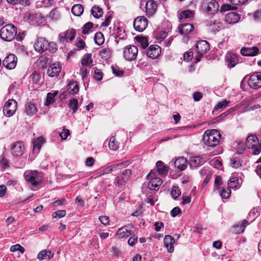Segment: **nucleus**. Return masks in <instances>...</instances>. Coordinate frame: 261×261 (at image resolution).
<instances>
[{
	"label": "nucleus",
	"mask_w": 261,
	"mask_h": 261,
	"mask_svg": "<svg viewBox=\"0 0 261 261\" xmlns=\"http://www.w3.org/2000/svg\"><path fill=\"white\" fill-rule=\"evenodd\" d=\"M17 110V102L14 99H9L3 107L4 114L7 117L12 116Z\"/></svg>",
	"instance_id": "1a4fd4ad"
},
{
	"label": "nucleus",
	"mask_w": 261,
	"mask_h": 261,
	"mask_svg": "<svg viewBox=\"0 0 261 261\" xmlns=\"http://www.w3.org/2000/svg\"><path fill=\"white\" fill-rule=\"evenodd\" d=\"M17 58L14 54H10L3 60V65L8 69H13L16 66Z\"/></svg>",
	"instance_id": "4468645a"
},
{
	"label": "nucleus",
	"mask_w": 261,
	"mask_h": 261,
	"mask_svg": "<svg viewBox=\"0 0 261 261\" xmlns=\"http://www.w3.org/2000/svg\"><path fill=\"white\" fill-rule=\"evenodd\" d=\"M161 48L158 45H151L149 46L146 51V55L148 57L154 59H156L160 55Z\"/></svg>",
	"instance_id": "2eb2a0df"
},
{
	"label": "nucleus",
	"mask_w": 261,
	"mask_h": 261,
	"mask_svg": "<svg viewBox=\"0 0 261 261\" xmlns=\"http://www.w3.org/2000/svg\"><path fill=\"white\" fill-rule=\"evenodd\" d=\"M248 84L253 89L261 87V73H256L251 75L248 80Z\"/></svg>",
	"instance_id": "f8f14e48"
},
{
	"label": "nucleus",
	"mask_w": 261,
	"mask_h": 261,
	"mask_svg": "<svg viewBox=\"0 0 261 261\" xmlns=\"http://www.w3.org/2000/svg\"><path fill=\"white\" fill-rule=\"evenodd\" d=\"M240 19V15L235 12H229L225 17V21L229 24L238 22Z\"/></svg>",
	"instance_id": "aec40b11"
},
{
	"label": "nucleus",
	"mask_w": 261,
	"mask_h": 261,
	"mask_svg": "<svg viewBox=\"0 0 261 261\" xmlns=\"http://www.w3.org/2000/svg\"><path fill=\"white\" fill-rule=\"evenodd\" d=\"M207 25L208 27L209 30L213 32L219 31L222 27V24L218 20H212L208 22Z\"/></svg>",
	"instance_id": "7c9ffc66"
},
{
	"label": "nucleus",
	"mask_w": 261,
	"mask_h": 261,
	"mask_svg": "<svg viewBox=\"0 0 261 261\" xmlns=\"http://www.w3.org/2000/svg\"><path fill=\"white\" fill-rule=\"evenodd\" d=\"M194 29V26L190 23L181 24L178 27V30L181 34L187 35L191 32Z\"/></svg>",
	"instance_id": "b1692460"
},
{
	"label": "nucleus",
	"mask_w": 261,
	"mask_h": 261,
	"mask_svg": "<svg viewBox=\"0 0 261 261\" xmlns=\"http://www.w3.org/2000/svg\"><path fill=\"white\" fill-rule=\"evenodd\" d=\"M11 252H14L16 251H19L21 253H23L25 251L24 248L22 247L20 245L17 244L14 245H12L10 249Z\"/></svg>",
	"instance_id": "09e8293b"
},
{
	"label": "nucleus",
	"mask_w": 261,
	"mask_h": 261,
	"mask_svg": "<svg viewBox=\"0 0 261 261\" xmlns=\"http://www.w3.org/2000/svg\"><path fill=\"white\" fill-rule=\"evenodd\" d=\"M49 17L51 18V19L55 20H57L60 18V15L57 9H54L50 11L49 13Z\"/></svg>",
	"instance_id": "603ef678"
},
{
	"label": "nucleus",
	"mask_w": 261,
	"mask_h": 261,
	"mask_svg": "<svg viewBox=\"0 0 261 261\" xmlns=\"http://www.w3.org/2000/svg\"><path fill=\"white\" fill-rule=\"evenodd\" d=\"M157 4L153 0H148L145 4L146 13L147 16H152L156 11Z\"/></svg>",
	"instance_id": "6ab92c4d"
},
{
	"label": "nucleus",
	"mask_w": 261,
	"mask_h": 261,
	"mask_svg": "<svg viewBox=\"0 0 261 261\" xmlns=\"http://www.w3.org/2000/svg\"><path fill=\"white\" fill-rule=\"evenodd\" d=\"M95 43L98 45L102 44L104 42L105 39L103 35L101 32H97L94 36Z\"/></svg>",
	"instance_id": "a19ab883"
},
{
	"label": "nucleus",
	"mask_w": 261,
	"mask_h": 261,
	"mask_svg": "<svg viewBox=\"0 0 261 261\" xmlns=\"http://www.w3.org/2000/svg\"><path fill=\"white\" fill-rule=\"evenodd\" d=\"M246 146L253 150V153L258 154L261 151V146L259 144L258 138L254 135L249 136L246 139Z\"/></svg>",
	"instance_id": "0eeeda50"
},
{
	"label": "nucleus",
	"mask_w": 261,
	"mask_h": 261,
	"mask_svg": "<svg viewBox=\"0 0 261 261\" xmlns=\"http://www.w3.org/2000/svg\"><path fill=\"white\" fill-rule=\"evenodd\" d=\"M99 220L100 222L104 225H106L109 224L110 220L109 217L108 216H100L99 217Z\"/></svg>",
	"instance_id": "e2e57ef3"
},
{
	"label": "nucleus",
	"mask_w": 261,
	"mask_h": 261,
	"mask_svg": "<svg viewBox=\"0 0 261 261\" xmlns=\"http://www.w3.org/2000/svg\"><path fill=\"white\" fill-rule=\"evenodd\" d=\"M201 8L208 14H213L218 11L219 8L218 3L215 0H203Z\"/></svg>",
	"instance_id": "20e7f679"
},
{
	"label": "nucleus",
	"mask_w": 261,
	"mask_h": 261,
	"mask_svg": "<svg viewBox=\"0 0 261 261\" xmlns=\"http://www.w3.org/2000/svg\"><path fill=\"white\" fill-rule=\"evenodd\" d=\"M193 97L194 101H198L202 98V94L200 92H196L193 93Z\"/></svg>",
	"instance_id": "338daca9"
},
{
	"label": "nucleus",
	"mask_w": 261,
	"mask_h": 261,
	"mask_svg": "<svg viewBox=\"0 0 261 261\" xmlns=\"http://www.w3.org/2000/svg\"><path fill=\"white\" fill-rule=\"evenodd\" d=\"M54 256V253L50 251L43 250L40 251L37 255V259L39 260H42L45 259H51Z\"/></svg>",
	"instance_id": "c85d7f7f"
},
{
	"label": "nucleus",
	"mask_w": 261,
	"mask_h": 261,
	"mask_svg": "<svg viewBox=\"0 0 261 261\" xmlns=\"http://www.w3.org/2000/svg\"><path fill=\"white\" fill-rule=\"evenodd\" d=\"M58 93V91H54L53 93H48L46 96L45 105L48 106L54 102L55 97L57 95Z\"/></svg>",
	"instance_id": "c9c22d12"
},
{
	"label": "nucleus",
	"mask_w": 261,
	"mask_h": 261,
	"mask_svg": "<svg viewBox=\"0 0 261 261\" xmlns=\"http://www.w3.org/2000/svg\"><path fill=\"white\" fill-rule=\"evenodd\" d=\"M171 194L173 198L175 199L181 194V191L178 187L174 186L172 188Z\"/></svg>",
	"instance_id": "8fccbe9b"
},
{
	"label": "nucleus",
	"mask_w": 261,
	"mask_h": 261,
	"mask_svg": "<svg viewBox=\"0 0 261 261\" xmlns=\"http://www.w3.org/2000/svg\"><path fill=\"white\" fill-rule=\"evenodd\" d=\"M109 147L112 150H116L119 147L118 143L116 141L115 138L114 136L111 137L110 139Z\"/></svg>",
	"instance_id": "79ce46f5"
},
{
	"label": "nucleus",
	"mask_w": 261,
	"mask_h": 261,
	"mask_svg": "<svg viewBox=\"0 0 261 261\" xmlns=\"http://www.w3.org/2000/svg\"><path fill=\"white\" fill-rule=\"evenodd\" d=\"M95 78L97 81H100L102 78V73L100 69H96L95 70Z\"/></svg>",
	"instance_id": "69168bd1"
},
{
	"label": "nucleus",
	"mask_w": 261,
	"mask_h": 261,
	"mask_svg": "<svg viewBox=\"0 0 261 261\" xmlns=\"http://www.w3.org/2000/svg\"><path fill=\"white\" fill-rule=\"evenodd\" d=\"M24 177L28 184L36 187L41 181L42 173L36 170H27L24 173Z\"/></svg>",
	"instance_id": "7ed1b4c3"
},
{
	"label": "nucleus",
	"mask_w": 261,
	"mask_h": 261,
	"mask_svg": "<svg viewBox=\"0 0 261 261\" xmlns=\"http://www.w3.org/2000/svg\"><path fill=\"white\" fill-rule=\"evenodd\" d=\"M130 234V231L127 230L125 227H122L119 228L116 233V236L119 239L128 237Z\"/></svg>",
	"instance_id": "473e14b6"
},
{
	"label": "nucleus",
	"mask_w": 261,
	"mask_h": 261,
	"mask_svg": "<svg viewBox=\"0 0 261 261\" xmlns=\"http://www.w3.org/2000/svg\"><path fill=\"white\" fill-rule=\"evenodd\" d=\"M24 148L22 143L16 142L11 147V152L13 156H17L23 154Z\"/></svg>",
	"instance_id": "f3484780"
},
{
	"label": "nucleus",
	"mask_w": 261,
	"mask_h": 261,
	"mask_svg": "<svg viewBox=\"0 0 261 261\" xmlns=\"http://www.w3.org/2000/svg\"><path fill=\"white\" fill-rule=\"evenodd\" d=\"M258 51L259 49L256 47H244L241 50V53L244 56H254L258 54Z\"/></svg>",
	"instance_id": "4be33fe9"
},
{
	"label": "nucleus",
	"mask_w": 261,
	"mask_h": 261,
	"mask_svg": "<svg viewBox=\"0 0 261 261\" xmlns=\"http://www.w3.org/2000/svg\"><path fill=\"white\" fill-rule=\"evenodd\" d=\"M92 15L96 18H98L102 16L103 14L102 9L97 6L92 7L91 11Z\"/></svg>",
	"instance_id": "e433bc0d"
},
{
	"label": "nucleus",
	"mask_w": 261,
	"mask_h": 261,
	"mask_svg": "<svg viewBox=\"0 0 261 261\" xmlns=\"http://www.w3.org/2000/svg\"><path fill=\"white\" fill-rule=\"evenodd\" d=\"M180 208L179 207L177 206L174 207L171 211L170 214L172 217H175L178 215V214H180Z\"/></svg>",
	"instance_id": "052dcab7"
},
{
	"label": "nucleus",
	"mask_w": 261,
	"mask_h": 261,
	"mask_svg": "<svg viewBox=\"0 0 261 261\" xmlns=\"http://www.w3.org/2000/svg\"><path fill=\"white\" fill-rule=\"evenodd\" d=\"M138 237L137 236H134L133 237H130L128 240V244L129 246H133L136 242L137 241Z\"/></svg>",
	"instance_id": "774afa93"
},
{
	"label": "nucleus",
	"mask_w": 261,
	"mask_h": 261,
	"mask_svg": "<svg viewBox=\"0 0 261 261\" xmlns=\"http://www.w3.org/2000/svg\"><path fill=\"white\" fill-rule=\"evenodd\" d=\"M174 242V239L172 236L170 235L165 236L164 240V243L169 253L173 252L174 251L173 244Z\"/></svg>",
	"instance_id": "412c9836"
},
{
	"label": "nucleus",
	"mask_w": 261,
	"mask_h": 261,
	"mask_svg": "<svg viewBox=\"0 0 261 261\" xmlns=\"http://www.w3.org/2000/svg\"><path fill=\"white\" fill-rule=\"evenodd\" d=\"M132 174V171L130 169H125L121 174V177H122L123 180H127Z\"/></svg>",
	"instance_id": "6e6d98bb"
},
{
	"label": "nucleus",
	"mask_w": 261,
	"mask_h": 261,
	"mask_svg": "<svg viewBox=\"0 0 261 261\" xmlns=\"http://www.w3.org/2000/svg\"><path fill=\"white\" fill-rule=\"evenodd\" d=\"M147 178L149 180L148 184V187L150 190L157 191L162 184V180L156 177L155 172L151 171L147 176Z\"/></svg>",
	"instance_id": "423d86ee"
},
{
	"label": "nucleus",
	"mask_w": 261,
	"mask_h": 261,
	"mask_svg": "<svg viewBox=\"0 0 261 261\" xmlns=\"http://www.w3.org/2000/svg\"><path fill=\"white\" fill-rule=\"evenodd\" d=\"M66 214V212L65 210H59L55 212H54L52 214L53 218H61L64 217Z\"/></svg>",
	"instance_id": "864d4df0"
},
{
	"label": "nucleus",
	"mask_w": 261,
	"mask_h": 261,
	"mask_svg": "<svg viewBox=\"0 0 261 261\" xmlns=\"http://www.w3.org/2000/svg\"><path fill=\"white\" fill-rule=\"evenodd\" d=\"M236 7L229 4H224L221 7V11L225 12L229 10L236 9Z\"/></svg>",
	"instance_id": "bf43d9fd"
},
{
	"label": "nucleus",
	"mask_w": 261,
	"mask_h": 261,
	"mask_svg": "<svg viewBox=\"0 0 261 261\" xmlns=\"http://www.w3.org/2000/svg\"><path fill=\"white\" fill-rule=\"evenodd\" d=\"M17 34V29L15 27L11 24H8L4 26L0 31L1 38L6 41L13 40Z\"/></svg>",
	"instance_id": "f03ea898"
},
{
	"label": "nucleus",
	"mask_w": 261,
	"mask_h": 261,
	"mask_svg": "<svg viewBox=\"0 0 261 261\" xmlns=\"http://www.w3.org/2000/svg\"><path fill=\"white\" fill-rule=\"evenodd\" d=\"M227 65L229 68L234 67L239 62L238 56L232 53H227L225 56Z\"/></svg>",
	"instance_id": "dca6fc26"
},
{
	"label": "nucleus",
	"mask_w": 261,
	"mask_h": 261,
	"mask_svg": "<svg viewBox=\"0 0 261 261\" xmlns=\"http://www.w3.org/2000/svg\"><path fill=\"white\" fill-rule=\"evenodd\" d=\"M199 173L202 177H204V176H206V175H208V173H212V172L209 168L204 167L203 169L200 170Z\"/></svg>",
	"instance_id": "0e129e2a"
},
{
	"label": "nucleus",
	"mask_w": 261,
	"mask_h": 261,
	"mask_svg": "<svg viewBox=\"0 0 261 261\" xmlns=\"http://www.w3.org/2000/svg\"><path fill=\"white\" fill-rule=\"evenodd\" d=\"M36 51L43 53L49 47V42L43 38H39L34 45Z\"/></svg>",
	"instance_id": "ddd939ff"
},
{
	"label": "nucleus",
	"mask_w": 261,
	"mask_h": 261,
	"mask_svg": "<svg viewBox=\"0 0 261 261\" xmlns=\"http://www.w3.org/2000/svg\"><path fill=\"white\" fill-rule=\"evenodd\" d=\"M93 24L92 22H88L85 23L82 28V33L83 34H87L90 30L93 28Z\"/></svg>",
	"instance_id": "49530a36"
},
{
	"label": "nucleus",
	"mask_w": 261,
	"mask_h": 261,
	"mask_svg": "<svg viewBox=\"0 0 261 261\" xmlns=\"http://www.w3.org/2000/svg\"><path fill=\"white\" fill-rule=\"evenodd\" d=\"M248 224V221L244 220L241 224H238L234 225L232 231L234 233H240L244 232L246 226Z\"/></svg>",
	"instance_id": "393cba45"
},
{
	"label": "nucleus",
	"mask_w": 261,
	"mask_h": 261,
	"mask_svg": "<svg viewBox=\"0 0 261 261\" xmlns=\"http://www.w3.org/2000/svg\"><path fill=\"white\" fill-rule=\"evenodd\" d=\"M61 70V65L59 62H56L50 65L47 70V74L50 77L57 76Z\"/></svg>",
	"instance_id": "a211bd4d"
},
{
	"label": "nucleus",
	"mask_w": 261,
	"mask_h": 261,
	"mask_svg": "<svg viewBox=\"0 0 261 261\" xmlns=\"http://www.w3.org/2000/svg\"><path fill=\"white\" fill-rule=\"evenodd\" d=\"M195 49L197 53V55L195 57V63H197L200 61V58L209 50L210 44L205 40H201L197 42Z\"/></svg>",
	"instance_id": "39448f33"
},
{
	"label": "nucleus",
	"mask_w": 261,
	"mask_h": 261,
	"mask_svg": "<svg viewBox=\"0 0 261 261\" xmlns=\"http://www.w3.org/2000/svg\"><path fill=\"white\" fill-rule=\"evenodd\" d=\"M69 135V130L67 129H63L62 132L60 133V136L62 140H66Z\"/></svg>",
	"instance_id": "4d7b16f0"
},
{
	"label": "nucleus",
	"mask_w": 261,
	"mask_h": 261,
	"mask_svg": "<svg viewBox=\"0 0 261 261\" xmlns=\"http://www.w3.org/2000/svg\"><path fill=\"white\" fill-rule=\"evenodd\" d=\"M194 16V12L190 10H187L182 11L180 14V18L182 19H187V18H192Z\"/></svg>",
	"instance_id": "ea45409f"
},
{
	"label": "nucleus",
	"mask_w": 261,
	"mask_h": 261,
	"mask_svg": "<svg viewBox=\"0 0 261 261\" xmlns=\"http://www.w3.org/2000/svg\"><path fill=\"white\" fill-rule=\"evenodd\" d=\"M37 111V110L36 107L33 103L31 102H28L25 104V112L27 115L32 116L35 114Z\"/></svg>",
	"instance_id": "a878e982"
},
{
	"label": "nucleus",
	"mask_w": 261,
	"mask_h": 261,
	"mask_svg": "<svg viewBox=\"0 0 261 261\" xmlns=\"http://www.w3.org/2000/svg\"><path fill=\"white\" fill-rule=\"evenodd\" d=\"M221 136L216 129L206 130L203 137V143L208 147H215L219 145Z\"/></svg>",
	"instance_id": "f257e3e1"
},
{
	"label": "nucleus",
	"mask_w": 261,
	"mask_h": 261,
	"mask_svg": "<svg viewBox=\"0 0 261 261\" xmlns=\"http://www.w3.org/2000/svg\"><path fill=\"white\" fill-rule=\"evenodd\" d=\"M0 164L4 168H6L9 166V162L4 153L1 156Z\"/></svg>",
	"instance_id": "3c124183"
},
{
	"label": "nucleus",
	"mask_w": 261,
	"mask_h": 261,
	"mask_svg": "<svg viewBox=\"0 0 261 261\" xmlns=\"http://www.w3.org/2000/svg\"><path fill=\"white\" fill-rule=\"evenodd\" d=\"M78 100L76 98H73L69 100L68 106L72 109L73 113H75L77 109Z\"/></svg>",
	"instance_id": "c03bdc74"
},
{
	"label": "nucleus",
	"mask_w": 261,
	"mask_h": 261,
	"mask_svg": "<svg viewBox=\"0 0 261 261\" xmlns=\"http://www.w3.org/2000/svg\"><path fill=\"white\" fill-rule=\"evenodd\" d=\"M156 166L158 172L160 174L166 175L168 171V169L167 166H166L164 163L161 161H158L156 163Z\"/></svg>",
	"instance_id": "2f4dec72"
},
{
	"label": "nucleus",
	"mask_w": 261,
	"mask_h": 261,
	"mask_svg": "<svg viewBox=\"0 0 261 261\" xmlns=\"http://www.w3.org/2000/svg\"><path fill=\"white\" fill-rule=\"evenodd\" d=\"M205 160L200 156L193 157L190 161V166L193 168H196L202 165Z\"/></svg>",
	"instance_id": "c756f323"
},
{
	"label": "nucleus",
	"mask_w": 261,
	"mask_h": 261,
	"mask_svg": "<svg viewBox=\"0 0 261 261\" xmlns=\"http://www.w3.org/2000/svg\"><path fill=\"white\" fill-rule=\"evenodd\" d=\"M228 102L226 100H224L222 102H219L216 106L215 109H224L228 105Z\"/></svg>",
	"instance_id": "680f3d73"
},
{
	"label": "nucleus",
	"mask_w": 261,
	"mask_h": 261,
	"mask_svg": "<svg viewBox=\"0 0 261 261\" xmlns=\"http://www.w3.org/2000/svg\"><path fill=\"white\" fill-rule=\"evenodd\" d=\"M32 79L33 83L37 84L40 79V75L37 72H34L32 74Z\"/></svg>",
	"instance_id": "13d9d810"
},
{
	"label": "nucleus",
	"mask_w": 261,
	"mask_h": 261,
	"mask_svg": "<svg viewBox=\"0 0 261 261\" xmlns=\"http://www.w3.org/2000/svg\"><path fill=\"white\" fill-rule=\"evenodd\" d=\"M112 69L113 74H114L116 76L121 77L123 75V71L120 70L118 66H112Z\"/></svg>",
	"instance_id": "5fc2aeb1"
},
{
	"label": "nucleus",
	"mask_w": 261,
	"mask_h": 261,
	"mask_svg": "<svg viewBox=\"0 0 261 261\" xmlns=\"http://www.w3.org/2000/svg\"><path fill=\"white\" fill-rule=\"evenodd\" d=\"M174 166L179 170H184L187 166V159L184 157L178 158L174 162Z\"/></svg>",
	"instance_id": "5701e85b"
},
{
	"label": "nucleus",
	"mask_w": 261,
	"mask_h": 261,
	"mask_svg": "<svg viewBox=\"0 0 261 261\" xmlns=\"http://www.w3.org/2000/svg\"><path fill=\"white\" fill-rule=\"evenodd\" d=\"M67 90L68 92L72 94H75L79 92V86L76 81H71L69 82L67 85Z\"/></svg>",
	"instance_id": "cd10ccee"
},
{
	"label": "nucleus",
	"mask_w": 261,
	"mask_h": 261,
	"mask_svg": "<svg viewBox=\"0 0 261 261\" xmlns=\"http://www.w3.org/2000/svg\"><path fill=\"white\" fill-rule=\"evenodd\" d=\"M136 40L141 44L143 48H145L148 45L147 38L143 37H136Z\"/></svg>",
	"instance_id": "de8ad7c7"
},
{
	"label": "nucleus",
	"mask_w": 261,
	"mask_h": 261,
	"mask_svg": "<svg viewBox=\"0 0 261 261\" xmlns=\"http://www.w3.org/2000/svg\"><path fill=\"white\" fill-rule=\"evenodd\" d=\"M138 49L135 45H127L123 49V57L128 61L135 60L138 55Z\"/></svg>",
	"instance_id": "6e6552de"
},
{
	"label": "nucleus",
	"mask_w": 261,
	"mask_h": 261,
	"mask_svg": "<svg viewBox=\"0 0 261 261\" xmlns=\"http://www.w3.org/2000/svg\"><path fill=\"white\" fill-rule=\"evenodd\" d=\"M91 54H85L81 60V63L83 66H90L92 63Z\"/></svg>",
	"instance_id": "4c0bfd02"
},
{
	"label": "nucleus",
	"mask_w": 261,
	"mask_h": 261,
	"mask_svg": "<svg viewBox=\"0 0 261 261\" xmlns=\"http://www.w3.org/2000/svg\"><path fill=\"white\" fill-rule=\"evenodd\" d=\"M148 25V20L144 16H139L134 21L135 29L140 32H143Z\"/></svg>",
	"instance_id": "9b49d317"
},
{
	"label": "nucleus",
	"mask_w": 261,
	"mask_h": 261,
	"mask_svg": "<svg viewBox=\"0 0 261 261\" xmlns=\"http://www.w3.org/2000/svg\"><path fill=\"white\" fill-rule=\"evenodd\" d=\"M111 49L108 47L102 48L99 53L101 59L106 62L111 58Z\"/></svg>",
	"instance_id": "bb28decb"
},
{
	"label": "nucleus",
	"mask_w": 261,
	"mask_h": 261,
	"mask_svg": "<svg viewBox=\"0 0 261 261\" xmlns=\"http://www.w3.org/2000/svg\"><path fill=\"white\" fill-rule=\"evenodd\" d=\"M230 165L237 169L242 166V162L237 158H232L230 159Z\"/></svg>",
	"instance_id": "37998d69"
},
{
	"label": "nucleus",
	"mask_w": 261,
	"mask_h": 261,
	"mask_svg": "<svg viewBox=\"0 0 261 261\" xmlns=\"http://www.w3.org/2000/svg\"><path fill=\"white\" fill-rule=\"evenodd\" d=\"M239 179L238 177H231L228 182V186L229 188H234L237 187Z\"/></svg>",
	"instance_id": "a18cd8bd"
},
{
	"label": "nucleus",
	"mask_w": 261,
	"mask_h": 261,
	"mask_svg": "<svg viewBox=\"0 0 261 261\" xmlns=\"http://www.w3.org/2000/svg\"><path fill=\"white\" fill-rule=\"evenodd\" d=\"M45 142V140L42 137H39L34 140L33 143V151L37 150L38 151L40 149L42 145Z\"/></svg>",
	"instance_id": "72a5a7b5"
},
{
	"label": "nucleus",
	"mask_w": 261,
	"mask_h": 261,
	"mask_svg": "<svg viewBox=\"0 0 261 261\" xmlns=\"http://www.w3.org/2000/svg\"><path fill=\"white\" fill-rule=\"evenodd\" d=\"M219 190L220 195L222 198L226 199L230 196V190L228 189H225L223 188H217Z\"/></svg>",
	"instance_id": "58836bf2"
},
{
	"label": "nucleus",
	"mask_w": 261,
	"mask_h": 261,
	"mask_svg": "<svg viewBox=\"0 0 261 261\" xmlns=\"http://www.w3.org/2000/svg\"><path fill=\"white\" fill-rule=\"evenodd\" d=\"M76 33V31L75 29L72 28L68 29L59 34V40L61 43H64L68 40L72 41L74 39Z\"/></svg>",
	"instance_id": "9d476101"
},
{
	"label": "nucleus",
	"mask_w": 261,
	"mask_h": 261,
	"mask_svg": "<svg viewBox=\"0 0 261 261\" xmlns=\"http://www.w3.org/2000/svg\"><path fill=\"white\" fill-rule=\"evenodd\" d=\"M84 11V8L81 4L74 5L71 9L72 14L76 16H81Z\"/></svg>",
	"instance_id": "f704fd0d"
}]
</instances>
